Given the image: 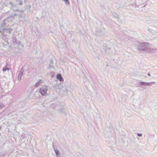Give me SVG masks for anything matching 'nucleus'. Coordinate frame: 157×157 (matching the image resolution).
I'll return each instance as SVG.
<instances>
[{
    "label": "nucleus",
    "instance_id": "nucleus-1",
    "mask_svg": "<svg viewBox=\"0 0 157 157\" xmlns=\"http://www.w3.org/2000/svg\"><path fill=\"white\" fill-rule=\"evenodd\" d=\"M148 45L147 43L142 42L137 46V48L139 51H147L148 48Z\"/></svg>",
    "mask_w": 157,
    "mask_h": 157
},
{
    "label": "nucleus",
    "instance_id": "nucleus-2",
    "mask_svg": "<svg viewBox=\"0 0 157 157\" xmlns=\"http://www.w3.org/2000/svg\"><path fill=\"white\" fill-rule=\"evenodd\" d=\"M48 90V86L46 85H44L40 88L39 92L42 96H45L47 94V92Z\"/></svg>",
    "mask_w": 157,
    "mask_h": 157
},
{
    "label": "nucleus",
    "instance_id": "nucleus-3",
    "mask_svg": "<svg viewBox=\"0 0 157 157\" xmlns=\"http://www.w3.org/2000/svg\"><path fill=\"white\" fill-rule=\"evenodd\" d=\"M155 83V82H139V84L142 85H146L148 86H151L152 84Z\"/></svg>",
    "mask_w": 157,
    "mask_h": 157
},
{
    "label": "nucleus",
    "instance_id": "nucleus-4",
    "mask_svg": "<svg viewBox=\"0 0 157 157\" xmlns=\"http://www.w3.org/2000/svg\"><path fill=\"white\" fill-rule=\"evenodd\" d=\"M23 72L24 70L22 69H21L20 71L19 72L17 78L18 82H19L21 80V78L23 74Z\"/></svg>",
    "mask_w": 157,
    "mask_h": 157
},
{
    "label": "nucleus",
    "instance_id": "nucleus-5",
    "mask_svg": "<svg viewBox=\"0 0 157 157\" xmlns=\"http://www.w3.org/2000/svg\"><path fill=\"white\" fill-rule=\"evenodd\" d=\"M56 78L61 82L63 81V79L60 74H58L57 75Z\"/></svg>",
    "mask_w": 157,
    "mask_h": 157
},
{
    "label": "nucleus",
    "instance_id": "nucleus-6",
    "mask_svg": "<svg viewBox=\"0 0 157 157\" xmlns=\"http://www.w3.org/2000/svg\"><path fill=\"white\" fill-rule=\"evenodd\" d=\"M54 151H55L56 155L58 157H59L60 156V153L59 151L57 150V149L55 148H53Z\"/></svg>",
    "mask_w": 157,
    "mask_h": 157
},
{
    "label": "nucleus",
    "instance_id": "nucleus-7",
    "mask_svg": "<svg viewBox=\"0 0 157 157\" xmlns=\"http://www.w3.org/2000/svg\"><path fill=\"white\" fill-rule=\"evenodd\" d=\"M3 31H6V33H9L10 34L11 33V31L12 30V29L10 28H9L8 29L7 28H4L2 29Z\"/></svg>",
    "mask_w": 157,
    "mask_h": 157
},
{
    "label": "nucleus",
    "instance_id": "nucleus-8",
    "mask_svg": "<svg viewBox=\"0 0 157 157\" xmlns=\"http://www.w3.org/2000/svg\"><path fill=\"white\" fill-rule=\"evenodd\" d=\"M59 112L63 114H65L66 112L65 111V109L63 108H59L58 109Z\"/></svg>",
    "mask_w": 157,
    "mask_h": 157
},
{
    "label": "nucleus",
    "instance_id": "nucleus-9",
    "mask_svg": "<svg viewBox=\"0 0 157 157\" xmlns=\"http://www.w3.org/2000/svg\"><path fill=\"white\" fill-rule=\"evenodd\" d=\"M49 68H54L53 65V63L52 60L50 61V63L49 64Z\"/></svg>",
    "mask_w": 157,
    "mask_h": 157
},
{
    "label": "nucleus",
    "instance_id": "nucleus-10",
    "mask_svg": "<svg viewBox=\"0 0 157 157\" xmlns=\"http://www.w3.org/2000/svg\"><path fill=\"white\" fill-rule=\"evenodd\" d=\"M42 82L41 80H40L39 81L37 82L35 85V86L36 87H37L39 86L41 83Z\"/></svg>",
    "mask_w": 157,
    "mask_h": 157
},
{
    "label": "nucleus",
    "instance_id": "nucleus-11",
    "mask_svg": "<svg viewBox=\"0 0 157 157\" xmlns=\"http://www.w3.org/2000/svg\"><path fill=\"white\" fill-rule=\"evenodd\" d=\"M27 0H18V2L19 3V5H22V2H25L27 1Z\"/></svg>",
    "mask_w": 157,
    "mask_h": 157
},
{
    "label": "nucleus",
    "instance_id": "nucleus-12",
    "mask_svg": "<svg viewBox=\"0 0 157 157\" xmlns=\"http://www.w3.org/2000/svg\"><path fill=\"white\" fill-rule=\"evenodd\" d=\"M9 69L6 66L4 67L2 69V70L4 72L6 71L7 70L9 71Z\"/></svg>",
    "mask_w": 157,
    "mask_h": 157
},
{
    "label": "nucleus",
    "instance_id": "nucleus-13",
    "mask_svg": "<svg viewBox=\"0 0 157 157\" xmlns=\"http://www.w3.org/2000/svg\"><path fill=\"white\" fill-rule=\"evenodd\" d=\"M5 105L2 103H0V109L3 108Z\"/></svg>",
    "mask_w": 157,
    "mask_h": 157
},
{
    "label": "nucleus",
    "instance_id": "nucleus-14",
    "mask_svg": "<svg viewBox=\"0 0 157 157\" xmlns=\"http://www.w3.org/2000/svg\"><path fill=\"white\" fill-rule=\"evenodd\" d=\"M113 15L114 16H115V17H116L117 18H119V17H118V16L116 13H113Z\"/></svg>",
    "mask_w": 157,
    "mask_h": 157
},
{
    "label": "nucleus",
    "instance_id": "nucleus-15",
    "mask_svg": "<svg viewBox=\"0 0 157 157\" xmlns=\"http://www.w3.org/2000/svg\"><path fill=\"white\" fill-rule=\"evenodd\" d=\"M137 136H138L140 137L142 136V134H140V133H138L137 134Z\"/></svg>",
    "mask_w": 157,
    "mask_h": 157
},
{
    "label": "nucleus",
    "instance_id": "nucleus-16",
    "mask_svg": "<svg viewBox=\"0 0 157 157\" xmlns=\"http://www.w3.org/2000/svg\"><path fill=\"white\" fill-rule=\"evenodd\" d=\"M21 13H23L24 12V10H20L19 11Z\"/></svg>",
    "mask_w": 157,
    "mask_h": 157
},
{
    "label": "nucleus",
    "instance_id": "nucleus-17",
    "mask_svg": "<svg viewBox=\"0 0 157 157\" xmlns=\"http://www.w3.org/2000/svg\"><path fill=\"white\" fill-rule=\"evenodd\" d=\"M20 11V10L17 9L14 10V11Z\"/></svg>",
    "mask_w": 157,
    "mask_h": 157
},
{
    "label": "nucleus",
    "instance_id": "nucleus-18",
    "mask_svg": "<svg viewBox=\"0 0 157 157\" xmlns=\"http://www.w3.org/2000/svg\"><path fill=\"white\" fill-rule=\"evenodd\" d=\"M19 17L20 18H22V16L21 15H20L19 16Z\"/></svg>",
    "mask_w": 157,
    "mask_h": 157
},
{
    "label": "nucleus",
    "instance_id": "nucleus-19",
    "mask_svg": "<svg viewBox=\"0 0 157 157\" xmlns=\"http://www.w3.org/2000/svg\"><path fill=\"white\" fill-rule=\"evenodd\" d=\"M9 3H10V5H12V4H13V3H12V2H10Z\"/></svg>",
    "mask_w": 157,
    "mask_h": 157
},
{
    "label": "nucleus",
    "instance_id": "nucleus-20",
    "mask_svg": "<svg viewBox=\"0 0 157 157\" xmlns=\"http://www.w3.org/2000/svg\"><path fill=\"white\" fill-rule=\"evenodd\" d=\"M13 15H14V16H17V14H16V13H15V14H13Z\"/></svg>",
    "mask_w": 157,
    "mask_h": 157
},
{
    "label": "nucleus",
    "instance_id": "nucleus-21",
    "mask_svg": "<svg viewBox=\"0 0 157 157\" xmlns=\"http://www.w3.org/2000/svg\"><path fill=\"white\" fill-rule=\"evenodd\" d=\"M147 75L149 76H150V73H148V74H147Z\"/></svg>",
    "mask_w": 157,
    "mask_h": 157
},
{
    "label": "nucleus",
    "instance_id": "nucleus-22",
    "mask_svg": "<svg viewBox=\"0 0 157 157\" xmlns=\"http://www.w3.org/2000/svg\"><path fill=\"white\" fill-rule=\"evenodd\" d=\"M1 127H2L1 126H0V129H1Z\"/></svg>",
    "mask_w": 157,
    "mask_h": 157
},
{
    "label": "nucleus",
    "instance_id": "nucleus-23",
    "mask_svg": "<svg viewBox=\"0 0 157 157\" xmlns=\"http://www.w3.org/2000/svg\"><path fill=\"white\" fill-rule=\"evenodd\" d=\"M108 50H109L110 49V48H108Z\"/></svg>",
    "mask_w": 157,
    "mask_h": 157
},
{
    "label": "nucleus",
    "instance_id": "nucleus-24",
    "mask_svg": "<svg viewBox=\"0 0 157 157\" xmlns=\"http://www.w3.org/2000/svg\"><path fill=\"white\" fill-rule=\"evenodd\" d=\"M1 32V31H0V33Z\"/></svg>",
    "mask_w": 157,
    "mask_h": 157
}]
</instances>
